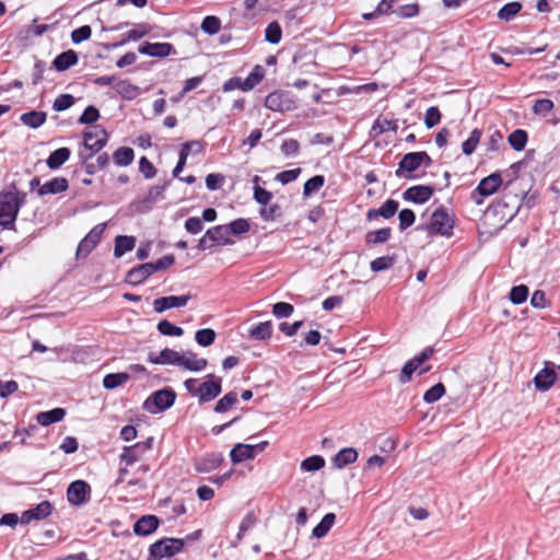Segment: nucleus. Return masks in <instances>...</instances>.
I'll return each mask as SVG.
<instances>
[{"label":"nucleus","instance_id":"16","mask_svg":"<svg viewBox=\"0 0 560 560\" xmlns=\"http://www.w3.org/2000/svg\"><path fill=\"white\" fill-rule=\"evenodd\" d=\"M431 158L425 152L407 153L399 163V168L411 173L418 170L422 164L430 165Z\"/></svg>","mask_w":560,"mask_h":560},{"label":"nucleus","instance_id":"8","mask_svg":"<svg viewBox=\"0 0 560 560\" xmlns=\"http://www.w3.org/2000/svg\"><path fill=\"white\" fill-rule=\"evenodd\" d=\"M230 235L226 225H217L209 229L206 234L199 240L198 248L205 250L211 248L217 244H228Z\"/></svg>","mask_w":560,"mask_h":560},{"label":"nucleus","instance_id":"61","mask_svg":"<svg viewBox=\"0 0 560 560\" xmlns=\"http://www.w3.org/2000/svg\"><path fill=\"white\" fill-rule=\"evenodd\" d=\"M503 141V136L499 130H493L487 141L485 142V145L487 147V151L495 152L500 149Z\"/></svg>","mask_w":560,"mask_h":560},{"label":"nucleus","instance_id":"19","mask_svg":"<svg viewBox=\"0 0 560 560\" xmlns=\"http://www.w3.org/2000/svg\"><path fill=\"white\" fill-rule=\"evenodd\" d=\"M52 506L49 501H43L36 506L24 511L21 515V523L28 524L32 521H40L51 514Z\"/></svg>","mask_w":560,"mask_h":560},{"label":"nucleus","instance_id":"34","mask_svg":"<svg viewBox=\"0 0 560 560\" xmlns=\"http://www.w3.org/2000/svg\"><path fill=\"white\" fill-rule=\"evenodd\" d=\"M136 245V238L133 236L118 235L115 240L114 255L119 258L127 252L133 249Z\"/></svg>","mask_w":560,"mask_h":560},{"label":"nucleus","instance_id":"20","mask_svg":"<svg viewBox=\"0 0 560 560\" xmlns=\"http://www.w3.org/2000/svg\"><path fill=\"white\" fill-rule=\"evenodd\" d=\"M141 55L151 57H167L174 52V48L170 43H149L144 42L138 48Z\"/></svg>","mask_w":560,"mask_h":560},{"label":"nucleus","instance_id":"58","mask_svg":"<svg viewBox=\"0 0 560 560\" xmlns=\"http://www.w3.org/2000/svg\"><path fill=\"white\" fill-rule=\"evenodd\" d=\"M395 262V258L392 256L377 257L371 261V269L374 272H380L389 269Z\"/></svg>","mask_w":560,"mask_h":560},{"label":"nucleus","instance_id":"29","mask_svg":"<svg viewBox=\"0 0 560 560\" xmlns=\"http://www.w3.org/2000/svg\"><path fill=\"white\" fill-rule=\"evenodd\" d=\"M77 63L78 55L74 50L71 49L59 54L52 62L55 69L58 71H66Z\"/></svg>","mask_w":560,"mask_h":560},{"label":"nucleus","instance_id":"23","mask_svg":"<svg viewBox=\"0 0 560 560\" xmlns=\"http://www.w3.org/2000/svg\"><path fill=\"white\" fill-rule=\"evenodd\" d=\"M107 141V132L96 127L94 130L84 133V147L93 152L100 151Z\"/></svg>","mask_w":560,"mask_h":560},{"label":"nucleus","instance_id":"32","mask_svg":"<svg viewBox=\"0 0 560 560\" xmlns=\"http://www.w3.org/2000/svg\"><path fill=\"white\" fill-rule=\"evenodd\" d=\"M398 206V201L388 199L378 209L369 210L368 219H372L373 217H383L384 219H389L396 213Z\"/></svg>","mask_w":560,"mask_h":560},{"label":"nucleus","instance_id":"47","mask_svg":"<svg viewBox=\"0 0 560 560\" xmlns=\"http://www.w3.org/2000/svg\"><path fill=\"white\" fill-rule=\"evenodd\" d=\"M522 10L520 2H510L504 4L498 12V18L504 21H511Z\"/></svg>","mask_w":560,"mask_h":560},{"label":"nucleus","instance_id":"57","mask_svg":"<svg viewBox=\"0 0 560 560\" xmlns=\"http://www.w3.org/2000/svg\"><path fill=\"white\" fill-rule=\"evenodd\" d=\"M220 28H221V22L217 16L209 15L202 20L201 30L205 33H207L209 35H213V34H217L220 31Z\"/></svg>","mask_w":560,"mask_h":560},{"label":"nucleus","instance_id":"44","mask_svg":"<svg viewBox=\"0 0 560 560\" xmlns=\"http://www.w3.org/2000/svg\"><path fill=\"white\" fill-rule=\"evenodd\" d=\"M237 402V394L230 392L218 400L214 406V411L218 413H224L230 410Z\"/></svg>","mask_w":560,"mask_h":560},{"label":"nucleus","instance_id":"56","mask_svg":"<svg viewBox=\"0 0 560 560\" xmlns=\"http://www.w3.org/2000/svg\"><path fill=\"white\" fill-rule=\"evenodd\" d=\"M444 394V385L442 383H438L424 393L423 400L428 404H433L438 401Z\"/></svg>","mask_w":560,"mask_h":560},{"label":"nucleus","instance_id":"24","mask_svg":"<svg viewBox=\"0 0 560 560\" xmlns=\"http://www.w3.org/2000/svg\"><path fill=\"white\" fill-rule=\"evenodd\" d=\"M202 151V143L200 141H190L187 143H184L182 147V150L179 152V159L175 166V168L172 172V175H179V173L183 172L184 165L186 163V160L188 155L190 154H198Z\"/></svg>","mask_w":560,"mask_h":560},{"label":"nucleus","instance_id":"52","mask_svg":"<svg viewBox=\"0 0 560 560\" xmlns=\"http://www.w3.org/2000/svg\"><path fill=\"white\" fill-rule=\"evenodd\" d=\"M325 465V459L322 456L314 455L305 458L301 463V469L305 471H317Z\"/></svg>","mask_w":560,"mask_h":560},{"label":"nucleus","instance_id":"55","mask_svg":"<svg viewBox=\"0 0 560 560\" xmlns=\"http://www.w3.org/2000/svg\"><path fill=\"white\" fill-rule=\"evenodd\" d=\"M249 223L246 219H236L226 224L230 235H242L249 231Z\"/></svg>","mask_w":560,"mask_h":560},{"label":"nucleus","instance_id":"38","mask_svg":"<svg viewBox=\"0 0 560 560\" xmlns=\"http://www.w3.org/2000/svg\"><path fill=\"white\" fill-rule=\"evenodd\" d=\"M114 89L125 100H133L139 95V88L127 80L118 81Z\"/></svg>","mask_w":560,"mask_h":560},{"label":"nucleus","instance_id":"6","mask_svg":"<svg viewBox=\"0 0 560 560\" xmlns=\"http://www.w3.org/2000/svg\"><path fill=\"white\" fill-rule=\"evenodd\" d=\"M184 547V540L178 538H164L150 547V556L155 560H161L165 557H172L179 552Z\"/></svg>","mask_w":560,"mask_h":560},{"label":"nucleus","instance_id":"27","mask_svg":"<svg viewBox=\"0 0 560 560\" xmlns=\"http://www.w3.org/2000/svg\"><path fill=\"white\" fill-rule=\"evenodd\" d=\"M159 526V520L154 515H144L133 525V532L139 536L152 534Z\"/></svg>","mask_w":560,"mask_h":560},{"label":"nucleus","instance_id":"43","mask_svg":"<svg viewBox=\"0 0 560 560\" xmlns=\"http://www.w3.org/2000/svg\"><path fill=\"white\" fill-rule=\"evenodd\" d=\"M527 133L523 129H516L510 133L508 141L515 151H521L527 143Z\"/></svg>","mask_w":560,"mask_h":560},{"label":"nucleus","instance_id":"50","mask_svg":"<svg viewBox=\"0 0 560 560\" xmlns=\"http://www.w3.org/2000/svg\"><path fill=\"white\" fill-rule=\"evenodd\" d=\"M158 330L164 336L180 337L184 334L183 328L172 324L167 319H163L158 324Z\"/></svg>","mask_w":560,"mask_h":560},{"label":"nucleus","instance_id":"62","mask_svg":"<svg viewBox=\"0 0 560 560\" xmlns=\"http://www.w3.org/2000/svg\"><path fill=\"white\" fill-rule=\"evenodd\" d=\"M293 305L285 302H278L272 306V314L278 318H287L292 315Z\"/></svg>","mask_w":560,"mask_h":560},{"label":"nucleus","instance_id":"35","mask_svg":"<svg viewBox=\"0 0 560 560\" xmlns=\"http://www.w3.org/2000/svg\"><path fill=\"white\" fill-rule=\"evenodd\" d=\"M357 458V451L352 447H346L339 451L337 455L334 457V465L337 468H343L347 465L354 463Z\"/></svg>","mask_w":560,"mask_h":560},{"label":"nucleus","instance_id":"7","mask_svg":"<svg viewBox=\"0 0 560 560\" xmlns=\"http://www.w3.org/2000/svg\"><path fill=\"white\" fill-rule=\"evenodd\" d=\"M503 187L502 177H482L477 188L471 192V199L476 205H481L483 198L489 197Z\"/></svg>","mask_w":560,"mask_h":560},{"label":"nucleus","instance_id":"15","mask_svg":"<svg viewBox=\"0 0 560 560\" xmlns=\"http://www.w3.org/2000/svg\"><path fill=\"white\" fill-rule=\"evenodd\" d=\"M167 185L168 183L165 182L162 185L151 187L144 197L139 198L137 200V208L140 211L150 210L154 203L164 199V190L167 187Z\"/></svg>","mask_w":560,"mask_h":560},{"label":"nucleus","instance_id":"11","mask_svg":"<svg viewBox=\"0 0 560 560\" xmlns=\"http://www.w3.org/2000/svg\"><path fill=\"white\" fill-rule=\"evenodd\" d=\"M206 378L207 380L198 386L200 404L213 400L222 390L221 377L209 374Z\"/></svg>","mask_w":560,"mask_h":560},{"label":"nucleus","instance_id":"18","mask_svg":"<svg viewBox=\"0 0 560 560\" xmlns=\"http://www.w3.org/2000/svg\"><path fill=\"white\" fill-rule=\"evenodd\" d=\"M190 299V294L163 296L154 300L153 307L156 313H163L173 307L185 306Z\"/></svg>","mask_w":560,"mask_h":560},{"label":"nucleus","instance_id":"39","mask_svg":"<svg viewBox=\"0 0 560 560\" xmlns=\"http://www.w3.org/2000/svg\"><path fill=\"white\" fill-rule=\"evenodd\" d=\"M336 515L334 513H327L324 515L322 521L313 528V536L316 538H323L327 535L330 528L334 526Z\"/></svg>","mask_w":560,"mask_h":560},{"label":"nucleus","instance_id":"41","mask_svg":"<svg viewBox=\"0 0 560 560\" xmlns=\"http://www.w3.org/2000/svg\"><path fill=\"white\" fill-rule=\"evenodd\" d=\"M129 378H130V375L125 372L109 373L104 376L103 386L106 389H115V388L124 385L126 382H128Z\"/></svg>","mask_w":560,"mask_h":560},{"label":"nucleus","instance_id":"21","mask_svg":"<svg viewBox=\"0 0 560 560\" xmlns=\"http://www.w3.org/2000/svg\"><path fill=\"white\" fill-rule=\"evenodd\" d=\"M223 462L221 453H210L195 460V469L198 472H210L219 468Z\"/></svg>","mask_w":560,"mask_h":560},{"label":"nucleus","instance_id":"9","mask_svg":"<svg viewBox=\"0 0 560 560\" xmlns=\"http://www.w3.org/2000/svg\"><path fill=\"white\" fill-rule=\"evenodd\" d=\"M268 442H261L255 445L249 444H236L230 452V457L233 464H240L246 459H253L258 452H262Z\"/></svg>","mask_w":560,"mask_h":560},{"label":"nucleus","instance_id":"53","mask_svg":"<svg viewBox=\"0 0 560 560\" xmlns=\"http://www.w3.org/2000/svg\"><path fill=\"white\" fill-rule=\"evenodd\" d=\"M480 138H481V131L479 129H474L470 132V136L468 137V139L463 142V145H462L463 152L466 155H470L476 150V147L479 143Z\"/></svg>","mask_w":560,"mask_h":560},{"label":"nucleus","instance_id":"10","mask_svg":"<svg viewBox=\"0 0 560 560\" xmlns=\"http://www.w3.org/2000/svg\"><path fill=\"white\" fill-rule=\"evenodd\" d=\"M153 439L149 438L143 442H138L131 446H125L119 456L126 466H131L140 459V457L152 448Z\"/></svg>","mask_w":560,"mask_h":560},{"label":"nucleus","instance_id":"33","mask_svg":"<svg viewBox=\"0 0 560 560\" xmlns=\"http://www.w3.org/2000/svg\"><path fill=\"white\" fill-rule=\"evenodd\" d=\"M47 114L45 112L31 110L21 115L20 120L23 125L36 129L45 124Z\"/></svg>","mask_w":560,"mask_h":560},{"label":"nucleus","instance_id":"4","mask_svg":"<svg viewBox=\"0 0 560 560\" xmlns=\"http://www.w3.org/2000/svg\"><path fill=\"white\" fill-rule=\"evenodd\" d=\"M176 399V393L171 387L153 392L144 401L143 409L150 413L163 412L170 409Z\"/></svg>","mask_w":560,"mask_h":560},{"label":"nucleus","instance_id":"63","mask_svg":"<svg viewBox=\"0 0 560 560\" xmlns=\"http://www.w3.org/2000/svg\"><path fill=\"white\" fill-rule=\"evenodd\" d=\"M74 103V98L70 94H61L59 95L52 104V108L56 112H62L71 107Z\"/></svg>","mask_w":560,"mask_h":560},{"label":"nucleus","instance_id":"14","mask_svg":"<svg viewBox=\"0 0 560 560\" xmlns=\"http://www.w3.org/2000/svg\"><path fill=\"white\" fill-rule=\"evenodd\" d=\"M91 492L89 483L84 480H75L71 482L67 490V499L72 505L83 504Z\"/></svg>","mask_w":560,"mask_h":560},{"label":"nucleus","instance_id":"22","mask_svg":"<svg viewBox=\"0 0 560 560\" xmlns=\"http://www.w3.org/2000/svg\"><path fill=\"white\" fill-rule=\"evenodd\" d=\"M154 273L152 262H145L131 268L126 275V282L131 285H138Z\"/></svg>","mask_w":560,"mask_h":560},{"label":"nucleus","instance_id":"42","mask_svg":"<svg viewBox=\"0 0 560 560\" xmlns=\"http://www.w3.org/2000/svg\"><path fill=\"white\" fill-rule=\"evenodd\" d=\"M133 150L128 147L117 149L113 154L115 164L119 166H127L133 161Z\"/></svg>","mask_w":560,"mask_h":560},{"label":"nucleus","instance_id":"51","mask_svg":"<svg viewBox=\"0 0 560 560\" xmlns=\"http://www.w3.org/2000/svg\"><path fill=\"white\" fill-rule=\"evenodd\" d=\"M259 177H254V199L262 207L268 206L272 199V194L258 185Z\"/></svg>","mask_w":560,"mask_h":560},{"label":"nucleus","instance_id":"60","mask_svg":"<svg viewBox=\"0 0 560 560\" xmlns=\"http://www.w3.org/2000/svg\"><path fill=\"white\" fill-rule=\"evenodd\" d=\"M553 108V102L549 98L537 100L533 105V112L536 115L546 116Z\"/></svg>","mask_w":560,"mask_h":560},{"label":"nucleus","instance_id":"30","mask_svg":"<svg viewBox=\"0 0 560 560\" xmlns=\"http://www.w3.org/2000/svg\"><path fill=\"white\" fill-rule=\"evenodd\" d=\"M68 188V182L65 177H54L51 180L42 185L38 189V195H55L65 191Z\"/></svg>","mask_w":560,"mask_h":560},{"label":"nucleus","instance_id":"31","mask_svg":"<svg viewBox=\"0 0 560 560\" xmlns=\"http://www.w3.org/2000/svg\"><path fill=\"white\" fill-rule=\"evenodd\" d=\"M66 416L63 408H54L49 411L39 412L36 417L37 422L43 427H48L52 423L61 421Z\"/></svg>","mask_w":560,"mask_h":560},{"label":"nucleus","instance_id":"13","mask_svg":"<svg viewBox=\"0 0 560 560\" xmlns=\"http://www.w3.org/2000/svg\"><path fill=\"white\" fill-rule=\"evenodd\" d=\"M434 353L431 347L425 348L419 355L409 360L401 370L399 381L405 384L411 380L413 372L425 361H428Z\"/></svg>","mask_w":560,"mask_h":560},{"label":"nucleus","instance_id":"28","mask_svg":"<svg viewBox=\"0 0 560 560\" xmlns=\"http://www.w3.org/2000/svg\"><path fill=\"white\" fill-rule=\"evenodd\" d=\"M557 374L553 369L545 368L535 377L534 384L539 390H548L556 382Z\"/></svg>","mask_w":560,"mask_h":560},{"label":"nucleus","instance_id":"26","mask_svg":"<svg viewBox=\"0 0 560 560\" xmlns=\"http://www.w3.org/2000/svg\"><path fill=\"white\" fill-rule=\"evenodd\" d=\"M433 189L430 186H413L404 192V199L416 203H423L430 199Z\"/></svg>","mask_w":560,"mask_h":560},{"label":"nucleus","instance_id":"37","mask_svg":"<svg viewBox=\"0 0 560 560\" xmlns=\"http://www.w3.org/2000/svg\"><path fill=\"white\" fill-rule=\"evenodd\" d=\"M265 77V69L261 66H256L245 80H242V91L247 92L253 90Z\"/></svg>","mask_w":560,"mask_h":560},{"label":"nucleus","instance_id":"5","mask_svg":"<svg viewBox=\"0 0 560 560\" xmlns=\"http://www.w3.org/2000/svg\"><path fill=\"white\" fill-rule=\"evenodd\" d=\"M265 106L273 112H291L296 106V101L290 92L276 91L267 95Z\"/></svg>","mask_w":560,"mask_h":560},{"label":"nucleus","instance_id":"64","mask_svg":"<svg viewBox=\"0 0 560 560\" xmlns=\"http://www.w3.org/2000/svg\"><path fill=\"white\" fill-rule=\"evenodd\" d=\"M399 229L401 231H405L409 226H411L415 223L416 215L415 212L410 209H402L399 214Z\"/></svg>","mask_w":560,"mask_h":560},{"label":"nucleus","instance_id":"17","mask_svg":"<svg viewBox=\"0 0 560 560\" xmlns=\"http://www.w3.org/2000/svg\"><path fill=\"white\" fill-rule=\"evenodd\" d=\"M148 361L152 364L158 365H179L180 361V352L165 348L161 350L159 353L150 352L148 354Z\"/></svg>","mask_w":560,"mask_h":560},{"label":"nucleus","instance_id":"2","mask_svg":"<svg viewBox=\"0 0 560 560\" xmlns=\"http://www.w3.org/2000/svg\"><path fill=\"white\" fill-rule=\"evenodd\" d=\"M26 194L10 190L0 195V225L11 229L14 225L21 206L25 202Z\"/></svg>","mask_w":560,"mask_h":560},{"label":"nucleus","instance_id":"46","mask_svg":"<svg viewBox=\"0 0 560 560\" xmlns=\"http://www.w3.org/2000/svg\"><path fill=\"white\" fill-rule=\"evenodd\" d=\"M392 235V230L389 228H383L377 231L369 232L366 234V243L368 244H383L386 243Z\"/></svg>","mask_w":560,"mask_h":560},{"label":"nucleus","instance_id":"25","mask_svg":"<svg viewBox=\"0 0 560 560\" xmlns=\"http://www.w3.org/2000/svg\"><path fill=\"white\" fill-rule=\"evenodd\" d=\"M207 360L203 358H197V354L192 351H186L180 353L179 368L191 371L200 372L206 369Z\"/></svg>","mask_w":560,"mask_h":560},{"label":"nucleus","instance_id":"36","mask_svg":"<svg viewBox=\"0 0 560 560\" xmlns=\"http://www.w3.org/2000/svg\"><path fill=\"white\" fill-rule=\"evenodd\" d=\"M272 324L271 322H264L253 326L248 332L249 337L254 340H267L271 337Z\"/></svg>","mask_w":560,"mask_h":560},{"label":"nucleus","instance_id":"54","mask_svg":"<svg viewBox=\"0 0 560 560\" xmlns=\"http://www.w3.org/2000/svg\"><path fill=\"white\" fill-rule=\"evenodd\" d=\"M528 288L524 284L513 287L510 291V301L513 304H522L527 300Z\"/></svg>","mask_w":560,"mask_h":560},{"label":"nucleus","instance_id":"48","mask_svg":"<svg viewBox=\"0 0 560 560\" xmlns=\"http://www.w3.org/2000/svg\"><path fill=\"white\" fill-rule=\"evenodd\" d=\"M215 331L211 328L199 329L195 334L196 342L201 347H209L215 340Z\"/></svg>","mask_w":560,"mask_h":560},{"label":"nucleus","instance_id":"49","mask_svg":"<svg viewBox=\"0 0 560 560\" xmlns=\"http://www.w3.org/2000/svg\"><path fill=\"white\" fill-rule=\"evenodd\" d=\"M151 31V27L145 24V23H141V24H137L132 30H130L127 34H126V38L120 43V45L125 44L126 42H129V40H138L142 37H144L145 35H148Z\"/></svg>","mask_w":560,"mask_h":560},{"label":"nucleus","instance_id":"45","mask_svg":"<svg viewBox=\"0 0 560 560\" xmlns=\"http://www.w3.org/2000/svg\"><path fill=\"white\" fill-rule=\"evenodd\" d=\"M282 38V30L277 21L269 23L265 30V39L270 44H279Z\"/></svg>","mask_w":560,"mask_h":560},{"label":"nucleus","instance_id":"3","mask_svg":"<svg viewBox=\"0 0 560 560\" xmlns=\"http://www.w3.org/2000/svg\"><path fill=\"white\" fill-rule=\"evenodd\" d=\"M418 230L425 231L430 236L441 235L451 237L453 235L454 220L444 208L436 209L425 224L419 225Z\"/></svg>","mask_w":560,"mask_h":560},{"label":"nucleus","instance_id":"1","mask_svg":"<svg viewBox=\"0 0 560 560\" xmlns=\"http://www.w3.org/2000/svg\"><path fill=\"white\" fill-rule=\"evenodd\" d=\"M532 188L530 179L527 177H512L505 184L503 183V203L508 207L513 203V207L517 210L522 200H527V206L532 205L535 199V195H529Z\"/></svg>","mask_w":560,"mask_h":560},{"label":"nucleus","instance_id":"40","mask_svg":"<svg viewBox=\"0 0 560 560\" xmlns=\"http://www.w3.org/2000/svg\"><path fill=\"white\" fill-rule=\"evenodd\" d=\"M70 156L68 148H59L55 150L47 159V165L50 170L60 167Z\"/></svg>","mask_w":560,"mask_h":560},{"label":"nucleus","instance_id":"12","mask_svg":"<svg viewBox=\"0 0 560 560\" xmlns=\"http://www.w3.org/2000/svg\"><path fill=\"white\" fill-rule=\"evenodd\" d=\"M106 228L105 223L95 225L86 236L79 243L77 248V256H86L97 245L101 236Z\"/></svg>","mask_w":560,"mask_h":560},{"label":"nucleus","instance_id":"59","mask_svg":"<svg viewBox=\"0 0 560 560\" xmlns=\"http://www.w3.org/2000/svg\"><path fill=\"white\" fill-rule=\"evenodd\" d=\"M259 214L261 219L265 221H275L277 218L281 215V208L277 203L264 206L259 210Z\"/></svg>","mask_w":560,"mask_h":560}]
</instances>
